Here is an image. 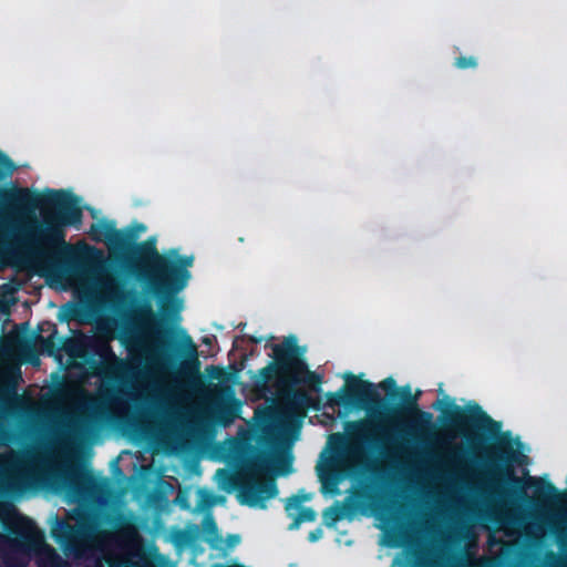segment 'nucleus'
<instances>
[{"label": "nucleus", "instance_id": "58836bf2", "mask_svg": "<svg viewBox=\"0 0 567 567\" xmlns=\"http://www.w3.org/2000/svg\"><path fill=\"white\" fill-rule=\"evenodd\" d=\"M203 342H204V343H209V340H208L207 338H205V339L203 340Z\"/></svg>", "mask_w": 567, "mask_h": 567}, {"label": "nucleus", "instance_id": "4be33fe9", "mask_svg": "<svg viewBox=\"0 0 567 567\" xmlns=\"http://www.w3.org/2000/svg\"><path fill=\"white\" fill-rule=\"evenodd\" d=\"M16 166L12 159L0 151V179L6 175L11 174L14 171Z\"/></svg>", "mask_w": 567, "mask_h": 567}, {"label": "nucleus", "instance_id": "5701e85b", "mask_svg": "<svg viewBox=\"0 0 567 567\" xmlns=\"http://www.w3.org/2000/svg\"><path fill=\"white\" fill-rule=\"evenodd\" d=\"M454 65L460 70L475 69L477 66V61L474 56L462 55L455 59Z\"/></svg>", "mask_w": 567, "mask_h": 567}, {"label": "nucleus", "instance_id": "a211bd4d", "mask_svg": "<svg viewBox=\"0 0 567 567\" xmlns=\"http://www.w3.org/2000/svg\"><path fill=\"white\" fill-rule=\"evenodd\" d=\"M237 416V409L230 405H221L216 413V417L219 424L227 426Z\"/></svg>", "mask_w": 567, "mask_h": 567}, {"label": "nucleus", "instance_id": "a878e982", "mask_svg": "<svg viewBox=\"0 0 567 567\" xmlns=\"http://www.w3.org/2000/svg\"><path fill=\"white\" fill-rule=\"evenodd\" d=\"M137 312L143 318H155L152 307L148 302H145L142 306H140Z\"/></svg>", "mask_w": 567, "mask_h": 567}, {"label": "nucleus", "instance_id": "f8f14e48", "mask_svg": "<svg viewBox=\"0 0 567 567\" xmlns=\"http://www.w3.org/2000/svg\"><path fill=\"white\" fill-rule=\"evenodd\" d=\"M183 360L178 368L181 375L190 377L199 371L200 362L198 360L197 346L194 343L192 337L185 331H182V351Z\"/></svg>", "mask_w": 567, "mask_h": 567}, {"label": "nucleus", "instance_id": "39448f33", "mask_svg": "<svg viewBox=\"0 0 567 567\" xmlns=\"http://www.w3.org/2000/svg\"><path fill=\"white\" fill-rule=\"evenodd\" d=\"M260 443L274 452L258 451L249 443H241L239 453L244 464L243 472L233 474L220 468L217 473L228 489L237 491V498L241 505L265 509L267 501L277 496L278 487L274 478L259 481L257 474L268 470L272 464L278 475H289L292 472L293 457L289 451L279 450V439L276 436H264Z\"/></svg>", "mask_w": 567, "mask_h": 567}, {"label": "nucleus", "instance_id": "7c9ffc66", "mask_svg": "<svg viewBox=\"0 0 567 567\" xmlns=\"http://www.w3.org/2000/svg\"><path fill=\"white\" fill-rule=\"evenodd\" d=\"M68 307H69V315H68V317H69L70 319L75 318V317L79 315V309H78V307H76L75 305H71V303H70V305H68Z\"/></svg>", "mask_w": 567, "mask_h": 567}, {"label": "nucleus", "instance_id": "e433bc0d", "mask_svg": "<svg viewBox=\"0 0 567 567\" xmlns=\"http://www.w3.org/2000/svg\"><path fill=\"white\" fill-rule=\"evenodd\" d=\"M161 348H162L163 350H165V349H169V348H171V343L161 342Z\"/></svg>", "mask_w": 567, "mask_h": 567}, {"label": "nucleus", "instance_id": "473e14b6", "mask_svg": "<svg viewBox=\"0 0 567 567\" xmlns=\"http://www.w3.org/2000/svg\"><path fill=\"white\" fill-rule=\"evenodd\" d=\"M229 546H235L240 542V537L237 534L229 535L227 538Z\"/></svg>", "mask_w": 567, "mask_h": 567}, {"label": "nucleus", "instance_id": "393cba45", "mask_svg": "<svg viewBox=\"0 0 567 567\" xmlns=\"http://www.w3.org/2000/svg\"><path fill=\"white\" fill-rule=\"evenodd\" d=\"M204 530L207 535L218 537V527L216 522L212 517H206L204 519Z\"/></svg>", "mask_w": 567, "mask_h": 567}, {"label": "nucleus", "instance_id": "20e7f679", "mask_svg": "<svg viewBox=\"0 0 567 567\" xmlns=\"http://www.w3.org/2000/svg\"><path fill=\"white\" fill-rule=\"evenodd\" d=\"M433 409L441 410L444 426L454 429L468 440L471 430H481L496 436V443L491 449L486 464L496 484L503 486L498 494L518 499L526 497L523 480L514 474L513 468V464H522L526 456L513 449L512 433L501 432V422L493 420L476 402H470L462 408L447 395L434 403Z\"/></svg>", "mask_w": 567, "mask_h": 567}, {"label": "nucleus", "instance_id": "b1692460", "mask_svg": "<svg viewBox=\"0 0 567 567\" xmlns=\"http://www.w3.org/2000/svg\"><path fill=\"white\" fill-rule=\"evenodd\" d=\"M55 333H56V330L54 329L53 332L44 338L42 336H38V340L42 343V346L44 347V349L48 351L49 354H52L55 350H56V344H55Z\"/></svg>", "mask_w": 567, "mask_h": 567}, {"label": "nucleus", "instance_id": "bb28decb", "mask_svg": "<svg viewBox=\"0 0 567 567\" xmlns=\"http://www.w3.org/2000/svg\"><path fill=\"white\" fill-rule=\"evenodd\" d=\"M380 386L386 391V392H394L395 390H398L396 388V383H395V380L393 378H386L384 379L381 383H380Z\"/></svg>", "mask_w": 567, "mask_h": 567}, {"label": "nucleus", "instance_id": "2eb2a0df", "mask_svg": "<svg viewBox=\"0 0 567 567\" xmlns=\"http://www.w3.org/2000/svg\"><path fill=\"white\" fill-rule=\"evenodd\" d=\"M528 483L534 487L535 495L544 501L557 499L560 495L556 486L546 478L529 476Z\"/></svg>", "mask_w": 567, "mask_h": 567}, {"label": "nucleus", "instance_id": "6e6552de", "mask_svg": "<svg viewBox=\"0 0 567 567\" xmlns=\"http://www.w3.org/2000/svg\"><path fill=\"white\" fill-rule=\"evenodd\" d=\"M6 542L17 550H29L43 544V533L28 516L16 514L3 520Z\"/></svg>", "mask_w": 567, "mask_h": 567}, {"label": "nucleus", "instance_id": "ddd939ff", "mask_svg": "<svg viewBox=\"0 0 567 567\" xmlns=\"http://www.w3.org/2000/svg\"><path fill=\"white\" fill-rule=\"evenodd\" d=\"M348 440L355 445H368L378 442L372 437V424L368 420L348 421L344 424Z\"/></svg>", "mask_w": 567, "mask_h": 567}, {"label": "nucleus", "instance_id": "dca6fc26", "mask_svg": "<svg viewBox=\"0 0 567 567\" xmlns=\"http://www.w3.org/2000/svg\"><path fill=\"white\" fill-rule=\"evenodd\" d=\"M318 476L322 484L323 493H338V484L340 482V475L336 471L332 464H328L326 467H318Z\"/></svg>", "mask_w": 567, "mask_h": 567}, {"label": "nucleus", "instance_id": "7ed1b4c3", "mask_svg": "<svg viewBox=\"0 0 567 567\" xmlns=\"http://www.w3.org/2000/svg\"><path fill=\"white\" fill-rule=\"evenodd\" d=\"M272 361L251 377L255 392L265 396L271 391L287 408L300 415L309 409H319V400L311 392L320 393L322 375L311 371L305 360V348L298 344L296 336L286 337L282 342L271 346Z\"/></svg>", "mask_w": 567, "mask_h": 567}, {"label": "nucleus", "instance_id": "f257e3e1", "mask_svg": "<svg viewBox=\"0 0 567 567\" xmlns=\"http://www.w3.org/2000/svg\"><path fill=\"white\" fill-rule=\"evenodd\" d=\"M0 197L17 209H43L44 223L33 235L32 246L45 271L82 280H96L104 272L102 250L84 243L74 247L65 241L64 228L82 225L83 213L73 195L64 190H49L40 195L28 188H1Z\"/></svg>", "mask_w": 567, "mask_h": 567}, {"label": "nucleus", "instance_id": "4468645a", "mask_svg": "<svg viewBox=\"0 0 567 567\" xmlns=\"http://www.w3.org/2000/svg\"><path fill=\"white\" fill-rule=\"evenodd\" d=\"M96 429V420L93 415H82L73 419L68 424V433L73 440H83Z\"/></svg>", "mask_w": 567, "mask_h": 567}, {"label": "nucleus", "instance_id": "9d476101", "mask_svg": "<svg viewBox=\"0 0 567 567\" xmlns=\"http://www.w3.org/2000/svg\"><path fill=\"white\" fill-rule=\"evenodd\" d=\"M390 395L393 399H400L402 401L401 406H393L391 409L393 414H412L415 416V422L419 426L429 427L432 425V413L419 409L417 396L412 394L409 385L398 389L394 392H390Z\"/></svg>", "mask_w": 567, "mask_h": 567}, {"label": "nucleus", "instance_id": "72a5a7b5", "mask_svg": "<svg viewBox=\"0 0 567 567\" xmlns=\"http://www.w3.org/2000/svg\"><path fill=\"white\" fill-rule=\"evenodd\" d=\"M145 230H146V226L144 224H136L128 234H136V236H137L140 231H145Z\"/></svg>", "mask_w": 567, "mask_h": 567}, {"label": "nucleus", "instance_id": "412c9836", "mask_svg": "<svg viewBox=\"0 0 567 567\" xmlns=\"http://www.w3.org/2000/svg\"><path fill=\"white\" fill-rule=\"evenodd\" d=\"M353 497L360 504H371V484L363 483L362 486L353 492Z\"/></svg>", "mask_w": 567, "mask_h": 567}, {"label": "nucleus", "instance_id": "aec40b11", "mask_svg": "<svg viewBox=\"0 0 567 567\" xmlns=\"http://www.w3.org/2000/svg\"><path fill=\"white\" fill-rule=\"evenodd\" d=\"M110 567H140L138 564L132 560L128 556L114 551L113 559Z\"/></svg>", "mask_w": 567, "mask_h": 567}, {"label": "nucleus", "instance_id": "f704fd0d", "mask_svg": "<svg viewBox=\"0 0 567 567\" xmlns=\"http://www.w3.org/2000/svg\"><path fill=\"white\" fill-rule=\"evenodd\" d=\"M177 501L179 503V505L183 507V508H189V504L187 502L186 498H182L179 495L177 496Z\"/></svg>", "mask_w": 567, "mask_h": 567}, {"label": "nucleus", "instance_id": "6ab92c4d", "mask_svg": "<svg viewBox=\"0 0 567 567\" xmlns=\"http://www.w3.org/2000/svg\"><path fill=\"white\" fill-rule=\"evenodd\" d=\"M344 515L343 508L339 506H331L323 513V517L328 526L334 525L338 520L342 519Z\"/></svg>", "mask_w": 567, "mask_h": 567}, {"label": "nucleus", "instance_id": "4c0bfd02", "mask_svg": "<svg viewBox=\"0 0 567 567\" xmlns=\"http://www.w3.org/2000/svg\"><path fill=\"white\" fill-rule=\"evenodd\" d=\"M132 400L137 401L138 396L136 394H132Z\"/></svg>", "mask_w": 567, "mask_h": 567}, {"label": "nucleus", "instance_id": "c756f323", "mask_svg": "<svg viewBox=\"0 0 567 567\" xmlns=\"http://www.w3.org/2000/svg\"><path fill=\"white\" fill-rule=\"evenodd\" d=\"M90 235L95 241H104V230H96V233H93V225L91 226Z\"/></svg>", "mask_w": 567, "mask_h": 567}, {"label": "nucleus", "instance_id": "423d86ee", "mask_svg": "<svg viewBox=\"0 0 567 567\" xmlns=\"http://www.w3.org/2000/svg\"><path fill=\"white\" fill-rule=\"evenodd\" d=\"M93 523L85 517H79L75 525L66 519L55 517L51 527V536L68 558L86 559V567H110L113 550L94 548L92 546Z\"/></svg>", "mask_w": 567, "mask_h": 567}, {"label": "nucleus", "instance_id": "ea45409f", "mask_svg": "<svg viewBox=\"0 0 567 567\" xmlns=\"http://www.w3.org/2000/svg\"><path fill=\"white\" fill-rule=\"evenodd\" d=\"M4 539V536L0 534V540Z\"/></svg>", "mask_w": 567, "mask_h": 567}, {"label": "nucleus", "instance_id": "9b49d317", "mask_svg": "<svg viewBox=\"0 0 567 567\" xmlns=\"http://www.w3.org/2000/svg\"><path fill=\"white\" fill-rule=\"evenodd\" d=\"M311 495L306 493H298L287 498L285 504V511L287 516L292 518L288 529H298L302 523L313 522L317 517L316 512L311 507H302L303 502L310 501Z\"/></svg>", "mask_w": 567, "mask_h": 567}, {"label": "nucleus", "instance_id": "f3484780", "mask_svg": "<svg viewBox=\"0 0 567 567\" xmlns=\"http://www.w3.org/2000/svg\"><path fill=\"white\" fill-rule=\"evenodd\" d=\"M39 567H62L63 560L52 547H44L38 557Z\"/></svg>", "mask_w": 567, "mask_h": 567}, {"label": "nucleus", "instance_id": "c85d7f7f", "mask_svg": "<svg viewBox=\"0 0 567 567\" xmlns=\"http://www.w3.org/2000/svg\"><path fill=\"white\" fill-rule=\"evenodd\" d=\"M208 372H209V375H210L212 378H216V379H223V377H224V374H225L224 369L218 368V367H215V365H212V367L208 369Z\"/></svg>", "mask_w": 567, "mask_h": 567}, {"label": "nucleus", "instance_id": "cd10ccee", "mask_svg": "<svg viewBox=\"0 0 567 567\" xmlns=\"http://www.w3.org/2000/svg\"><path fill=\"white\" fill-rule=\"evenodd\" d=\"M323 535V532L320 527L311 530L309 534H308V540L310 543H315V542H318Z\"/></svg>", "mask_w": 567, "mask_h": 567}, {"label": "nucleus", "instance_id": "f03ea898", "mask_svg": "<svg viewBox=\"0 0 567 567\" xmlns=\"http://www.w3.org/2000/svg\"><path fill=\"white\" fill-rule=\"evenodd\" d=\"M96 230H104V241L111 251L132 254L128 260L131 271L158 300L162 319L156 326L162 328L164 322H178L184 302L177 295L187 287L192 278L189 268L194 264V257L179 255L175 248L159 254L154 237L135 245L136 234L116 229L113 221L93 224V233Z\"/></svg>", "mask_w": 567, "mask_h": 567}, {"label": "nucleus", "instance_id": "2f4dec72", "mask_svg": "<svg viewBox=\"0 0 567 567\" xmlns=\"http://www.w3.org/2000/svg\"><path fill=\"white\" fill-rule=\"evenodd\" d=\"M177 542L186 543L188 542V533L185 530H179L176 535Z\"/></svg>", "mask_w": 567, "mask_h": 567}, {"label": "nucleus", "instance_id": "0eeeda50", "mask_svg": "<svg viewBox=\"0 0 567 567\" xmlns=\"http://www.w3.org/2000/svg\"><path fill=\"white\" fill-rule=\"evenodd\" d=\"M344 378L347 381L346 385L337 392L327 393L329 406L344 405L362 409L380 401V395L372 382L362 380L352 373H348Z\"/></svg>", "mask_w": 567, "mask_h": 567}, {"label": "nucleus", "instance_id": "c9c22d12", "mask_svg": "<svg viewBox=\"0 0 567 567\" xmlns=\"http://www.w3.org/2000/svg\"><path fill=\"white\" fill-rule=\"evenodd\" d=\"M248 340H249L251 343H254V344H258V343H260V342L262 341V338H261V337H258V338H257V337H254V336H249V337H248Z\"/></svg>", "mask_w": 567, "mask_h": 567}, {"label": "nucleus", "instance_id": "1a4fd4ad", "mask_svg": "<svg viewBox=\"0 0 567 567\" xmlns=\"http://www.w3.org/2000/svg\"><path fill=\"white\" fill-rule=\"evenodd\" d=\"M94 354L97 355L100 360L92 359L89 361L90 368L93 370L99 369L102 364H112L120 373L121 378L127 381L147 380L150 377L148 371L141 370L137 367L118 359L111 344L107 342L96 343L94 346Z\"/></svg>", "mask_w": 567, "mask_h": 567}]
</instances>
